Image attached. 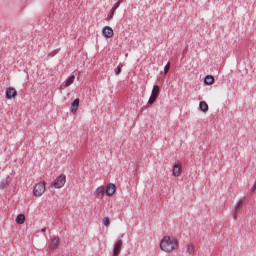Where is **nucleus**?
<instances>
[{
	"label": "nucleus",
	"mask_w": 256,
	"mask_h": 256,
	"mask_svg": "<svg viewBox=\"0 0 256 256\" xmlns=\"http://www.w3.org/2000/svg\"><path fill=\"white\" fill-rule=\"evenodd\" d=\"M179 247V242L177 238H171L169 236H164L160 242V249L165 253H171Z\"/></svg>",
	"instance_id": "nucleus-1"
},
{
	"label": "nucleus",
	"mask_w": 256,
	"mask_h": 256,
	"mask_svg": "<svg viewBox=\"0 0 256 256\" xmlns=\"http://www.w3.org/2000/svg\"><path fill=\"white\" fill-rule=\"evenodd\" d=\"M67 183V176L65 174H60L54 181L51 183L52 187L55 189H61Z\"/></svg>",
	"instance_id": "nucleus-2"
},
{
	"label": "nucleus",
	"mask_w": 256,
	"mask_h": 256,
	"mask_svg": "<svg viewBox=\"0 0 256 256\" xmlns=\"http://www.w3.org/2000/svg\"><path fill=\"white\" fill-rule=\"evenodd\" d=\"M45 193V182H40L36 184L33 190L34 197H41Z\"/></svg>",
	"instance_id": "nucleus-3"
},
{
	"label": "nucleus",
	"mask_w": 256,
	"mask_h": 256,
	"mask_svg": "<svg viewBox=\"0 0 256 256\" xmlns=\"http://www.w3.org/2000/svg\"><path fill=\"white\" fill-rule=\"evenodd\" d=\"M121 247H123V240L121 239L116 240L113 246L112 256H119V253H121Z\"/></svg>",
	"instance_id": "nucleus-4"
},
{
	"label": "nucleus",
	"mask_w": 256,
	"mask_h": 256,
	"mask_svg": "<svg viewBox=\"0 0 256 256\" xmlns=\"http://www.w3.org/2000/svg\"><path fill=\"white\" fill-rule=\"evenodd\" d=\"M6 99H15L17 97V90L13 87H8L5 92Z\"/></svg>",
	"instance_id": "nucleus-5"
},
{
	"label": "nucleus",
	"mask_w": 256,
	"mask_h": 256,
	"mask_svg": "<svg viewBox=\"0 0 256 256\" xmlns=\"http://www.w3.org/2000/svg\"><path fill=\"white\" fill-rule=\"evenodd\" d=\"M182 166L179 162H176L174 165H173V168H172V175L174 177H180L181 176V171H182Z\"/></svg>",
	"instance_id": "nucleus-6"
},
{
	"label": "nucleus",
	"mask_w": 256,
	"mask_h": 256,
	"mask_svg": "<svg viewBox=\"0 0 256 256\" xmlns=\"http://www.w3.org/2000/svg\"><path fill=\"white\" fill-rule=\"evenodd\" d=\"M115 191H117V186H115V184H113V183L107 184L106 195L108 197H113V195H115Z\"/></svg>",
	"instance_id": "nucleus-7"
},
{
	"label": "nucleus",
	"mask_w": 256,
	"mask_h": 256,
	"mask_svg": "<svg viewBox=\"0 0 256 256\" xmlns=\"http://www.w3.org/2000/svg\"><path fill=\"white\" fill-rule=\"evenodd\" d=\"M102 35L105 39H111V37H113V28L105 26L102 30Z\"/></svg>",
	"instance_id": "nucleus-8"
},
{
	"label": "nucleus",
	"mask_w": 256,
	"mask_h": 256,
	"mask_svg": "<svg viewBox=\"0 0 256 256\" xmlns=\"http://www.w3.org/2000/svg\"><path fill=\"white\" fill-rule=\"evenodd\" d=\"M11 185V176H8L0 181V189L5 190Z\"/></svg>",
	"instance_id": "nucleus-9"
},
{
	"label": "nucleus",
	"mask_w": 256,
	"mask_h": 256,
	"mask_svg": "<svg viewBox=\"0 0 256 256\" xmlns=\"http://www.w3.org/2000/svg\"><path fill=\"white\" fill-rule=\"evenodd\" d=\"M94 193H95V197L97 199H103V197L105 195V187L99 186L98 188H96Z\"/></svg>",
	"instance_id": "nucleus-10"
},
{
	"label": "nucleus",
	"mask_w": 256,
	"mask_h": 256,
	"mask_svg": "<svg viewBox=\"0 0 256 256\" xmlns=\"http://www.w3.org/2000/svg\"><path fill=\"white\" fill-rule=\"evenodd\" d=\"M77 109H79V98H76L71 104V113L75 115L77 113Z\"/></svg>",
	"instance_id": "nucleus-11"
},
{
	"label": "nucleus",
	"mask_w": 256,
	"mask_h": 256,
	"mask_svg": "<svg viewBox=\"0 0 256 256\" xmlns=\"http://www.w3.org/2000/svg\"><path fill=\"white\" fill-rule=\"evenodd\" d=\"M59 241V237H55L54 239H52L51 243L49 244V249H57V247H59Z\"/></svg>",
	"instance_id": "nucleus-12"
},
{
	"label": "nucleus",
	"mask_w": 256,
	"mask_h": 256,
	"mask_svg": "<svg viewBox=\"0 0 256 256\" xmlns=\"http://www.w3.org/2000/svg\"><path fill=\"white\" fill-rule=\"evenodd\" d=\"M199 109L202 111V113H207V111H209V105L205 101H200Z\"/></svg>",
	"instance_id": "nucleus-13"
},
{
	"label": "nucleus",
	"mask_w": 256,
	"mask_h": 256,
	"mask_svg": "<svg viewBox=\"0 0 256 256\" xmlns=\"http://www.w3.org/2000/svg\"><path fill=\"white\" fill-rule=\"evenodd\" d=\"M204 83H205V85H213L215 83V77H213L211 75H207L204 78Z\"/></svg>",
	"instance_id": "nucleus-14"
},
{
	"label": "nucleus",
	"mask_w": 256,
	"mask_h": 256,
	"mask_svg": "<svg viewBox=\"0 0 256 256\" xmlns=\"http://www.w3.org/2000/svg\"><path fill=\"white\" fill-rule=\"evenodd\" d=\"M74 82H75V75H71L66 79L64 87H70V85H73Z\"/></svg>",
	"instance_id": "nucleus-15"
},
{
	"label": "nucleus",
	"mask_w": 256,
	"mask_h": 256,
	"mask_svg": "<svg viewBox=\"0 0 256 256\" xmlns=\"http://www.w3.org/2000/svg\"><path fill=\"white\" fill-rule=\"evenodd\" d=\"M186 252L188 255L193 256L195 255V246L193 244H188Z\"/></svg>",
	"instance_id": "nucleus-16"
},
{
	"label": "nucleus",
	"mask_w": 256,
	"mask_h": 256,
	"mask_svg": "<svg viewBox=\"0 0 256 256\" xmlns=\"http://www.w3.org/2000/svg\"><path fill=\"white\" fill-rule=\"evenodd\" d=\"M16 223L18 225H23V223H25V215L24 214H18V216L16 217Z\"/></svg>",
	"instance_id": "nucleus-17"
},
{
	"label": "nucleus",
	"mask_w": 256,
	"mask_h": 256,
	"mask_svg": "<svg viewBox=\"0 0 256 256\" xmlns=\"http://www.w3.org/2000/svg\"><path fill=\"white\" fill-rule=\"evenodd\" d=\"M243 205H245V198H241V199L238 200V202L236 203V207H238V209H243Z\"/></svg>",
	"instance_id": "nucleus-18"
},
{
	"label": "nucleus",
	"mask_w": 256,
	"mask_h": 256,
	"mask_svg": "<svg viewBox=\"0 0 256 256\" xmlns=\"http://www.w3.org/2000/svg\"><path fill=\"white\" fill-rule=\"evenodd\" d=\"M151 95H156V97H159V86L158 85H154Z\"/></svg>",
	"instance_id": "nucleus-19"
},
{
	"label": "nucleus",
	"mask_w": 256,
	"mask_h": 256,
	"mask_svg": "<svg viewBox=\"0 0 256 256\" xmlns=\"http://www.w3.org/2000/svg\"><path fill=\"white\" fill-rule=\"evenodd\" d=\"M155 101H157V95H152L150 96L149 100H148V104L149 105H153V103H155Z\"/></svg>",
	"instance_id": "nucleus-20"
},
{
	"label": "nucleus",
	"mask_w": 256,
	"mask_h": 256,
	"mask_svg": "<svg viewBox=\"0 0 256 256\" xmlns=\"http://www.w3.org/2000/svg\"><path fill=\"white\" fill-rule=\"evenodd\" d=\"M239 213H241V208L235 206V209H234V215H233V219H237V216L239 215Z\"/></svg>",
	"instance_id": "nucleus-21"
},
{
	"label": "nucleus",
	"mask_w": 256,
	"mask_h": 256,
	"mask_svg": "<svg viewBox=\"0 0 256 256\" xmlns=\"http://www.w3.org/2000/svg\"><path fill=\"white\" fill-rule=\"evenodd\" d=\"M103 225H105V227H109V225H111V219L109 217H105L103 220Z\"/></svg>",
	"instance_id": "nucleus-22"
},
{
	"label": "nucleus",
	"mask_w": 256,
	"mask_h": 256,
	"mask_svg": "<svg viewBox=\"0 0 256 256\" xmlns=\"http://www.w3.org/2000/svg\"><path fill=\"white\" fill-rule=\"evenodd\" d=\"M169 69H171V62H168L164 67V73L167 75L169 73Z\"/></svg>",
	"instance_id": "nucleus-23"
},
{
	"label": "nucleus",
	"mask_w": 256,
	"mask_h": 256,
	"mask_svg": "<svg viewBox=\"0 0 256 256\" xmlns=\"http://www.w3.org/2000/svg\"><path fill=\"white\" fill-rule=\"evenodd\" d=\"M121 6V0H118L112 7V11H117L118 7Z\"/></svg>",
	"instance_id": "nucleus-24"
},
{
	"label": "nucleus",
	"mask_w": 256,
	"mask_h": 256,
	"mask_svg": "<svg viewBox=\"0 0 256 256\" xmlns=\"http://www.w3.org/2000/svg\"><path fill=\"white\" fill-rule=\"evenodd\" d=\"M115 75H121V64H119L116 68H115Z\"/></svg>",
	"instance_id": "nucleus-25"
},
{
	"label": "nucleus",
	"mask_w": 256,
	"mask_h": 256,
	"mask_svg": "<svg viewBox=\"0 0 256 256\" xmlns=\"http://www.w3.org/2000/svg\"><path fill=\"white\" fill-rule=\"evenodd\" d=\"M110 19H113L115 17V10L111 9L110 14L108 15Z\"/></svg>",
	"instance_id": "nucleus-26"
},
{
	"label": "nucleus",
	"mask_w": 256,
	"mask_h": 256,
	"mask_svg": "<svg viewBox=\"0 0 256 256\" xmlns=\"http://www.w3.org/2000/svg\"><path fill=\"white\" fill-rule=\"evenodd\" d=\"M256 190V181H255V183H254V185L251 187V193H253L254 191Z\"/></svg>",
	"instance_id": "nucleus-27"
},
{
	"label": "nucleus",
	"mask_w": 256,
	"mask_h": 256,
	"mask_svg": "<svg viewBox=\"0 0 256 256\" xmlns=\"http://www.w3.org/2000/svg\"><path fill=\"white\" fill-rule=\"evenodd\" d=\"M46 231H47V228H46V227H44V228L41 229V233H45Z\"/></svg>",
	"instance_id": "nucleus-28"
}]
</instances>
